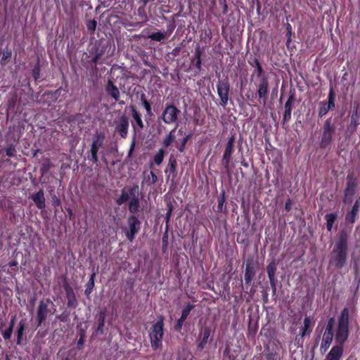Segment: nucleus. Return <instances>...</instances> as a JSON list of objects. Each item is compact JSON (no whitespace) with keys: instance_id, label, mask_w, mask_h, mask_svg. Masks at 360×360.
Returning <instances> with one entry per match:
<instances>
[{"instance_id":"obj_1","label":"nucleus","mask_w":360,"mask_h":360,"mask_svg":"<svg viewBox=\"0 0 360 360\" xmlns=\"http://www.w3.org/2000/svg\"><path fill=\"white\" fill-rule=\"evenodd\" d=\"M349 315L348 308L345 307L341 311L338 320V325L335 333V341L338 345L342 346L347 341L349 336Z\"/></svg>"},{"instance_id":"obj_2","label":"nucleus","mask_w":360,"mask_h":360,"mask_svg":"<svg viewBox=\"0 0 360 360\" xmlns=\"http://www.w3.org/2000/svg\"><path fill=\"white\" fill-rule=\"evenodd\" d=\"M163 319H160L156 323H155L149 334L151 347L154 349H160L162 347V341L163 338Z\"/></svg>"},{"instance_id":"obj_3","label":"nucleus","mask_w":360,"mask_h":360,"mask_svg":"<svg viewBox=\"0 0 360 360\" xmlns=\"http://www.w3.org/2000/svg\"><path fill=\"white\" fill-rule=\"evenodd\" d=\"M105 140V134L102 132H96L93 138L91 146V159L94 162H98L97 153L99 148L103 146Z\"/></svg>"},{"instance_id":"obj_4","label":"nucleus","mask_w":360,"mask_h":360,"mask_svg":"<svg viewBox=\"0 0 360 360\" xmlns=\"http://www.w3.org/2000/svg\"><path fill=\"white\" fill-rule=\"evenodd\" d=\"M217 94L220 98V103L223 106H226L229 101V93L230 85L226 79L220 80L217 84Z\"/></svg>"},{"instance_id":"obj_5","label":"nucleus","mask_w":360,"mask_h":360,"mask_svg":"<svg viewBox=\"0 0 360 360\" xmlns=\"http://www.w3.org/2000/svg\"><path fill=\"white\" fill-rule=\"evenodd\" d=\"M347 252L333 250L330 264L336 269L342 268L347 260Z\"/></svg>"},{"instance_id":"obj_6","label":"nucleus","mask_w":360,"mask_h":360,"mask_svg":"<svg viewBox=\"0 0 360 360\" xmlns=\"http://www.w3.org/2000/svg\"><path fill=\"white\" fill-rule=\"evenodd\" d=\"M179 110L174 105L167 106L163 113L162 120L166 124H172L176 121Z\"/></svg>"},{"instance_id":"obj_7","label":"nucleus","mask_w":360,"mask_h":360,"mask_svg":"<svg viewBox=\"0 0 360 360\" xmlns=\"http://www.w3.org/2000/svg\"><path fill=\"white\" fill-rule=\"evenodd\" d=\"M129 231L126 233L127 238L131 242L135 234L139 230L140 222L135 217H131L128 219Z\"/></svg>"},{"instance_id":"obj_8","label":"nucleus","mask_w":360,"mask_h":360,"mask_svg":"<svg viewBox=\"0 0 360 360\" xmlns=\"http://www.w3.org/2000/svg\"><path fill=\"white\" fill-rule=\"evenodd\" d=\"M235 141V137L233 136L229 139L228 142L226 146V149L223 155V158L221 160L222 165L225 167V168L229 169V162L231 158L233 146Z\"/></svg>"},{"instance_id":"obj_9","label":"nucleus","mask_w":360,"mask_h":360,"mask_svg":"<svg viewBox=\"0 0 360 360\" xmlns=\"http://www.w3.org/2000/svg\"><path fill=\"white\" fill-rule=\"evenodd\" d=\"M334 132L333 128L330 126V122L326 121L324 125V130L321 142V147H326L330 142Z\"/></svg>"},{"instance_id":"obj_10","label":"nucleus","mask_w":360,"mask_h":360,"mask_svg":"<svg viewBox=\"0 0 360 360\" xmlns=\"http://www.w3.org/2000/svg\"><path fill=\"white\" fill-rule=\"evenodd\" d=\"M334 96H333V89H330V94L328 96V103H321V106L319 111V115L320 117L324 116L328 110L335 107V102H334Z\"/></svg>"},{"instance_id":"obj_11","label":"nucleus","mask_w":360,"mask_h":360,"mask_svg":"<svg viewBox=\"0 0 360 360\" xmlns=\"http://www.w3.org/2000/svg\"><path fill=\"white\" fill-rule=\"evenodd\" d=\"M48 304V301L46 302L41 301L39 304L37 309V319L39 324H41L47 317V315L49 314Z\"/></svg>"},{"instance_id":"obj_12","label":"nucleus","mask_w":360,"mask_h":360,"mask_svg":"<svg viewBox=\"0 0 360 360\" xmlns=\"http://www.w3.org/2000/svg\"><path fill=\"white\" fill-rule=\"evenodd\" d=\"M343 354V347L340 345H335L332 347L329 353L326 356L325 360H340Z\"/></svg>"},{"instance_id":"obj_13","label":"nucleus","mask_w":360,"mask_h":360,"mask_svg":"<svg viewBox=\"0 0 360 360\" xmlns=\"http://www.w3.org/2000/svg\"><path fill=\"white\" fill-rule=\"evenodd\" d=\"M347 234L345 231H342L339 236V240L333 250L347 252Z\"/></svg>"},{"instance_id":"obj_14","label":"nucleus","mask_w":360,"mask_h":360,"mask_svg":"<svg viewBox=\"0 0 360 360\" xmlns=\"http://www.w3.org/2000/svg\"><path fill=\"white\" fill-rule=\"evenodd\" d=\"M128 127V119L125 116H122L116 125V129L119 131L122 137H125L127 136Z\"/></svg>"},{"instance_id":"obj_15","label":"nucleus","mask_w":360,"mask_h":360,"mask_svg":"<svg viewBox=\"0 0 360 360\" xmlns=\"http://www.w3.org/2000/svg\"><path fill=\"white\" fill-rule=\"evenodd\" d=\"M268 80L265 76H261L258 86V95L260 98L266 97L268 92Z\"/></svg>"},{"instance_id":"obj_16","label":"nucleus","mask_w":360,"mask_h":360,"mask_svg":"<svg viewBox=\"0 0 360 360\" xmlns=\"http://www.w3.org/2000/svg\"><path fill=\"white\" fill-rule=\"evenodd\" d=\"M334 336L333 332L326 331L323 333V339L321 345V350L323 352L329 348Z\"/></svg>"},{"instance_id":"obj_17","label":"nucleus","mask_w":360,"mask_h":360,"mask_svg":"<svg viewBox=\"0 0 360 360\" xmlns=\"http://www.w3.org/2000/svg\"><path fill=\"white\" fill-rule=\"evenodd\" d=\"M276 269H277V265L274 261L271 262L266 267V270L268 272V276H269L271 285L274 289L276 288L275 274H276Z\"/></svg>"},{"instance_id":"obj_18","label":"nucleus","mask_w":360,"mask_h":360,"mask_svg":"<svg viewBox=\"0 0 360 360\" xmlns=\"http://www.w3.org/2000/svg\"><path fill=\"white\" fill-rule=\"evenodd\" d=\"M32 199L39 209L45 207V198L44 192L41 190L32 195Z\"/></svg>"},{"instance_id":"obj_19","label":"nucleus","mask_w":360,"mask_h":360,"mask_svg":"<svg viewBox=\"0 0 360 360\" xmlns=\"http://www.w3.org/2000/svg\"><path fill=\"white\" fill-rule=\"evenodd\" d=\"M107 92L115 100L118 101L120 98V91L116 86L110 81H108L106 86Z\"/></svg>"},{"instance_id":"obj_20","label":"nucleus","mask_w":360,"mask_h":360,"mask_svg":"<svg viewBox=\"0 0 360 360\" xmlns=\"http://www.w3.org/2000/svg\"><path fill=\"white\" fill-rule=\"evenodd\" d=\"M200 335H202V340L198 345V348L202 349L208 342V339L210 336V329L207 327L202 328Z\"/></svg>"},{"instance_id":"obj_21","label":"nucleus","mask_w":360,"mask_h":360,"mask_svg":"<svg viewBox=\"0 0 360 360\" xmlns=\"http://www.w3.org/2000/svg\"><path fill=\"white\" fill-rule=\"evenodd\" d=\"M191 307H188L183 310L181 318L177 321L176 324V329L180 330L182 328L184 321L186 319L190 312Z\"/></svg>"},{"instance_id":"obj_22","label":"nucleus","mask_w":360,"mask_h":360,"mask_svg":"<svg viewBox=\"0 0 360 360\" xmlns=\"http://www.w3.org/2000/svg\"><path fill=\"white\" fill-rule=\"evenodd\" d=\"M105 314L104 312H100L98 316V326L96 330V334H102L103 333V327L105 323Z\"/></svg>"},{"instance_id":"obj_23","label":"nucleus","mask_w":360,"mask_h":360,"mask_svg":"<svg viewBox=\"0 0 360 360\" xmlns=\"http://www.w3.org/2000/svg\"><path fill=\"white\" fill-rule=\"evenodd\" d=\"M293 101L292 96H290L288 101H286L285 104V115H284V119L288 120L290 117L291 115V110H292V103Z\"/></svg>"},{"instance_id":"obj_24","label":"nucleus","mask_w":360,"mask_h":360,"mask_svg":"<svg viewBox=\"0 0 360 360\" xmlns=\"http://www.w3.org/2000/svg\"><path fill=\"white\" fill-rule=\"evenodd\" d=\"M254 276L255 272L253 268L250 265H247L245 274V281H246V283H250Z\"/></svg>"},{"instance_id":"obj_25","label":"nucleus","mask_w":360,"mask_h":360,"mask_svg":"<svg viewBox=\"0 0 360 360\" xmlns=\"http://www.w3.org/2000/svg\"><path fill=\"white\" fill-rule=\"evenodd\" d=\"M337 218V214L330 213L326 216V220L327 222V229L328 231H331L333 223Z\"/></svg>"},{"instance_id":"obj_26","label":"nucleus","mask_w":360,"mask_h":360,"mask_svg":"<svg viewBox=\"0 0 360 360\" xmlns=\"http://www.w3.org/2000/svg\"><path fill=\"white\" fill-rule=\"evenodd\" d=\"M175 129H173L170 131V133L167 136L163 141V145L165 147H168L172 143H173L175 140Z\"/></svg>"},{"instance_id":"obj_27","label":"nucleus","mask_w":360,"mask_h":360,"mask_svg":"<svg viewBox=\"0 0 360 360\" xmlns=\"http://www.w3.org/2000/svg\"><path fill=\"white\" fill-rule=\"evenodd\" d=\"M132 117L134 121L136 122L137 126L141 129L143 128V124L141 120V115L134 108L132 109Z\"/></svg>"},{"instance_id":"obj_28","label":"nucleus","mask_w":360,"mask_h":360,"mask_svg":"<svg viewBox=\"0 0 360 360\" xmlns=\"http://www.w3.org/2000/svg\"><path fill=\"white\" fill-rule=\"evenodd\" d=\"M139 207V201L136 198H134L129 203V210L131 212H136Z\"/></svg>"},{"instance_id":"obj_29","label":"nucleus","mask_w":360,"mask_h":360,"mask_svg":"<svg viewBox=\"0 0 360 360\" xmlns=\"http://www.w3.org/2000/svg\"><path fill=\"white\" fill-rule=\"evenodd\" d=\"M68 306L71 307H75L77 305V301L75 295L72 292H68Z\"/></svg>"},{"instance_id":"obj_30","label":"nucleus","mask_w":360,"mask_h":360,"mask_svg":"<svg viewBox=\"0 0 360 360\" xmlns=\"http://www.w3.org/2000/svg\"><path fill=\"white\" fill-rule=\"evenodd\" d=\"M14 321H15V318H13L11 321L9 328L3 333V337L6 340L9 339L11 336L13 328L14 326Z\"/></svg>"},{"instance_id":"obj_31","label":"nucleus","mask_w":360,"mask_h":360,"mask_svg":"<svg viewBox=\"0 0 360 360\" xmlns=\"http://www.w3.org/2000/svg\"><path fill=\"white\" fill-rule=\"evenodd\" d=\"M164 150L162 149H160L158 153L154 156V162L158 165H160L164 158Z\"/></svg>"},{"instance_id":"obj_32","label":"nucleus","mask_w":360,"mask_h":360,"mask_svg":"<svg viewBox=\"0 0 360 360\" xmlns=\"http://www.w3.org/2000/svg\"><path fill=\"white\" fill-rule=\"evenodd\" d=\"M24 329H25V325L22 321H20L19 323V327H18V332H17V333H18L17 344L18 345L21 344V339H22V335Z\"/></svg>"},{"instance_id":"obj_33","label":"nucleus","mask_w":360,"mask_h":360,"mask_svg":"<svg viewBox=\"0 0 360 360\" xmlns=\"http://www.w3.org/2000/svg\"><path fill=\"white\" fill-rule=\"evenodd\" d=\"M310 323H311L310 319L309 317H306L304 320V326L302 328V333H301L302 337H304L307 335V331L308 328H309Z\"/></svg>"},{"instance_id":"obj_34","label":"nucleus","mask_w":360,"mask_h":360,"mask_svg":"<svg viewBox=\"0 0 360 360\" xmlns=\"http://www.w3.org/2000/svg\"><path fill=\"white\" fill-rule=\"evenodd\" d=\"M94 276L95 274H93L88 282V288L85 290V293L89 295L91 293L92 288L94 286Z\"/></svg>"},{"instance_id":"obj_35","label":"nucleus","mask_w":360,"mask_h":360,"mask_svg":"<svg viewBox=\"0 0 360 360\" xmlns=\"http://www.w3.org/2000/svg\"><path fill=\"white\" fill-rule=\"evenodd\" d=\"M164 34L160 32L153 33L150 36V39L158 41H160L162 39H164Z\"/></svg>"},{"instance_id":"obj_36","label":"nucleus","mask_w":360,"mask_h":360,"mask_svg":"<svg viewBox=\"0 0 360 360\" xmlns=\"http://www.w3.org/2000/svg\"><path fill=\"white\" fill-rule=\"evenodd\" d=\"M128 199H129L128 193L123 191L121 196L117 200V203L119 205H121V204L124 203V202H126Z\"/></svg>"},{"instance_id":"obj_37","label":"nucleus","mask_w":360,"mask_h":360,"mask_svg":"<svg viewBox=\"0 0 360 360\" xmlns=\"http://www.w3.org/2000/svg\"><path fill=\"white\" fill-rule=\"evenodd\" d=\"M357 214V211H354L352 209L351 212L347 215L346 219L352 223L354 221V218Z\"/></svg>"},{"instance_id":"obj_38","label":"nucleus","mask_w":360,"mask_h":360,"mask_svg":"<svg viewBox=\"0 0 360 360\" xmlns=\"http://www.w3.org/2000/svg\"><path fill=\"white\" fill-rule=\"evenodd\" d=\"M334 319L333 318H330L328 323H327V326H326V331H330V332H333V324H334Z\"/></svg>"},{"instance_id":"obj_39","label":"nucleus","mask_w":360,"mask_h":360,"mask_svg":"<svg viewBox=\"0 0 360 360\" xmlns=\"http://www.w3.org/2000/svg\"><path fill=\"white\" fill-rule=\"evenodd\" d=\"M87 27L89 30L94 31L96 28V22L95 20H90L87 23Z\"/></svg>"},{"instance_id":"obj_40","label":"nucleus","mask_w":360,"mask_h":360,"mask_svg":"<svg viewBox=\"0 0 360 360\" xmlns=\"http://www.w3.org/2000/svg\"><path fill=\"white\" fill-rule=\"evenodd\" d=\"M11 57V52L10 51H4L2 53L1 61H5Z\"/></svg>"},{"instance_id":"obj_41","label":"nucleus","mask_w":360,"mask_h":360,"mask_svg":"<svg viewBox=\"0 0 360 360\" xmlns=\"http://www.w3.org/2000/svg\"><path fill=\"white\" fill-rule=\"evenodd\" d=\"M142 101H143V105L144 108H146V111L148 113H150L151 111V107H150V103L146 99H142Z\"/></svg>"},{"instance_id":"obj_42","label":"nucleus","mask_w":360,"mask_h":360,"mask_svg":"<svg viewBox=\"0 0 360 360\" xmlns=\"http://www.w3.org/2000/svg\"><path fill=\"white\" fill-rule=\"evenodd\" d=\"M225 201V198H224V194L223 193L222 194V196L219 199V204H218V208L221 210H222V207H223V205H224V202Z\"/></svg>"},{"instance_id":"obj_43","label":"nucleus","mask_w":360,"mask_h":360,"mask_svg":"<svg viewBox=\"0 0 360 360\" xmlns=\"http://www.w3.org/2000/svg\"><path fill=\"white\" fill-rule=\"evenodd\" d=\"M6 155L8 156H13L15 155V150L14 148L10 147L6 149Z\"/></svg>"},{"instance_id":"obj_44","label":"nucleus","mask_w":360,"mask_h":360,"mask_svg":"<svg viewBox=\"0 0 360 360\" xmlns=\"http://www.w3.org/2000/svg\"><path fill=\"white\" fill-rule=\"evenodd\" d=\"M354 192V186L351 184H349L348 187L346 190V195L349 194H352Z\"/></svg>"},{"instance_id":"obj_45","label":"nucleus","mask_w":360,"mask_h":360,"mask_svg":"<svg viewBox=\"0 0 360 360\" xmlns=\"http://www.w3.org/2000/svg\"><path fill=\"white\" fill-rule=\"evenodd\" d=\"M197 57H198V59H197V61H196V67L200 69V65H201V60H200V54L199 52H197Z\"/></svg>"},{"instance_id":"obj_46","label":"nucleus","mask_w":360,"mask_h":360,"mask_svg":"<svg viewBox=\"0 0 360 360\" xmlns=\"http://www.w3.org/2000/svg\"><path fill=\"white\" fill-rule=\"evenodd\" d=\"M257 76L259 77V79L261 78V76H263L262 75V68L261 67V65H259V63H257Z\"/></svg>"},{"instance_id":"obj_47","label":"nucleus","mask_w":360,"mask_h":360,"mask_svg":"<svg viewBox=\"0 0 360 360\" xmlns=\"http://www.w3.org/2000/svg\"><path fill=\"white\" fill-rule=\"evenodd\" d=\"M188 139H189V136H186L185 137H184V139H182V141H181L182 145L185 146L186 143H187Z\"/></svg>"},{"instance_id":"obj_48","label":"nucleus","mask_w":360,"mask_h":360,"mask_svg":"<svg viewBox=\"0 0 360 360\" xmlns=\"http://www.w3.org/2000/svg\"><path fill=\"white\" fill-rule=\"evenodd\" d=\"M352 210H354V211H357L358 212V210H359L358 202H356V203L354 204V205L352 207Z\"/></svg>"},{"instance_id":"obj_49","label":"nucleus","mask_w":360,"mask_h":360,"mask_svg":"<svg viewBox=\"0 0 360 360\" xmlns=\"http://www.w3.org/2000/svg\"><path fill=\"white\" fill-rule=\"evenodd\" d=\"M290 207H291V204H290V202H287L285 203V209H286L287 210H290Z\"/></svg>"},{"instance_id":"obj_50","label":"nucleus","mask_w":360,"mask_h":360,"mask_svg":"<svg viewBox=\"0 0 360 360\" xmlns=\"http://www.w3.org/2000/svg\"><path fill=\"white\" fill-rule=\"evenodd\" d=\"M84 343V339H83V337H81L78 341V345H82Z\"/></svg>"},{"instance_id":"obj_51","label":"nucleus","mask_w":360,"mask_h":360,"mask_svg":"<svg viewBox=\"0 0 360 360\" xmlns=\"http://www.w3.org/2000/svg\"><path fill=\"white\" fill-rule=\"evenodd\" d=\"M185 148V146L184 145H182V143L181 144L180 147L179 148V150L181 151V152H183Z\"/></svg>"},{"instance_id":"obj_52","label":"nucleus","mask_w":360,"mask_h":360,"mask_svg":"<svg viewBox=\"0 0 360 360\" xmlns=\"http://www.w3.org/2000/svg\"><path fill=\"white\" fill-rule=\"evenodd\" d=\"M55 205L58 206L60 205V201L58 199H56L55 202H54Z\"/></svg>"},{"instance_id":"obj_53","label":"nucleus","mask_w":360,"mask_h":360,"mask_svg":"<svg viewBox=\"0 0 360 360\" xmlns=\"http://www.w3.org/2000/svg\"><path fill=\"white\" fill-rule=\"evenodd\" d=\"M170 214H171V210H169V212H167V219H169Z\"/></svg>"},{"instance_id":"obj_54","label":"nucleus","mask_w":360,"mask_h":360,"mask_svg":"<svg viewBox=\"0 0 360 360\" xmlns=\"http://www.w3.org/2000/svg\"><path fill=\"white\" fill-rule=\"evenodd\" d=\"M178 133H179L180 135H183V134H184V131H183L181 129H179V131H178Z\"/></svg>"}]
</instances>
